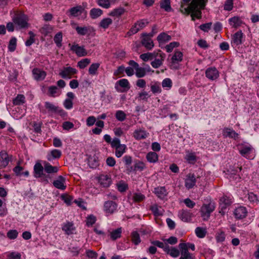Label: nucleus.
<instances>
[{"mask_svg":"<svg viewBox=\"0 0 259 259\" xmlns=\"http://www.w3.org/2000/svg\"><path fill=\"white\" fill-rule=\"evenodd\" d=\"M178 217L183 222H189L191 221L192 213L190 210L182 209L178 212Z\"/></svg>","mask_w":259,"mask_h":259,"instance_id":"ddd939ff","label":"nucleus"},{"mask_svg":"<svg viewBox=\"0 0 259 259\" xmlns=\"http://www.w3.org/2000/svg\"><path fill=\"white\" fill-rule=\"evenodd\" d=\"M122 230L121 228H117L113 231L110 234L111 238L113 240H116L121 237Z\"/></svg>","mask_w":259,"mask_h":259,"instance_id":"5fc2aeb1","label":"nucleus"},{"mask_svg":"<svg viewBox=\"0 0 259 259\" xmlns=\"http://www.w3.org/2000/svg\"><path fill=\"white\" fill-rule=\"evenodd\" d=\"M77 71L76 69L71 67H64L63 69L60 72V75L63 78H71V76L73 74H76Z\"/></svg>","mask_w":259,"mask_h":259,"instance_id":"2eb2a0df","label":"nucleus"},{"mask_svg":"<svg viewBox=\"0 0 259 259\" xmlns=\"http://www.w3.org/2000/svg\"><path fill=\"white\" fill-rule=\"evenodd\" d=\"M111 147L115 149V155L117 158L121 157L126 152L127 147L125 144L120 143V140L118 138H114Z\"/></svg>","mask_w":259,"mask_h":259,"instance_id":"7ed1b4c3","label":"nucleus"},{"mask_svg":"<svg viewBox=\"0 0 259 259\" xmlns=\"http://www.w3.org/2000/svg\"><path fill=\"white\" fill-rule=\"evenodd\" d=\"M96 2L99 6L105 9L109 8L111 5L113 4V3L111 2L109 0H97Z\"/></svg>","mask_w":259,"mask_h":259,"instance_id":"49530a36","label":"nucleus"},{"mask_svg":"<svg viewBox=\"0 0 259 259\" xmlns=\"http://www.w3.org/2000/svg\"><path fill=\"white\" fill-rule=\"evenodd\" d=\"M155 57H156L155 54L152 53H144L140 56V58L145 62L148 61L149 60H152Z\"/></svg>","mask_w":259,"mask_h":259,"instance_id":"3c124183","label":"nucleus"},{"mask_svg":"<svg viewBox=\"0 0 259 259\" xmlns=\"http://www.w3.org/2000/svg\"><path fill=\"white\" fill-rule=\"evenodd\" d=\"M151 243L154 246L162 248L164 252L166 250V248H167L168 246L167 244H164L162 242L158 240L153 241L151 242Z\"/></svg>","mask_w":259,"mask_h":259,"instance_id":"e2e57ef3","label":"nucleus"},{"mask_svg":"<svg viewBox=\"0 0 259 259\" xmlns=\"http://www.w3.org/2000/svg\"><path fill=\"white\" fill-rule=\"evenodd\" d=\"M98 181L103 187H108L111 185L112 180L110 176L102 174L99 177Z\"/></svg>","mask_w":259,"mask_h":259,"instance_id":"a211bd4d","label":"nucleus"},{"mask_svg":"<svg viewBox=\"0 0 259 259\" xmlns=\"http://www.w3.org/2000/svg\"><path fill=\"white\" fill-rule=\"evenodd\" d=\"M183 54L180 51H176L171 57V63L172 64H178L183 60Z\"/></svg>","mask_w":259,"mask_h":259,"instance_id":"7c9ffc66","label":"nucleus"},{"mask_svg":"<svg viewBox=\"0 0 259 259\" xmlns=\"http://www.w3.org/2000/svg\"><path fill=\"white\" fill-rule=\"evenodd\" d=\"M153 192L158 198L162 200L164 199L168 194V192L165 187H157L155 188Z\"/></svg>","mask_w":259,"mask_h":259,"instance_id":"6ab92c4d","label":"nucleus"},{"mask_svg":"<svg viewBox=\"0 0 259 259\" xmlns=\"http://www.w3.org/2000/svg\"><path fill=\"white\" fill-rule=\"evenodd\" d=\"M132 240L135 245H138L141 242L140 235L137 231L132 233Z\"/></svg>","mask_w":259,"mask_h":259,"instance_id":"bf43d9fd","label":"nucleus"},{"mask_svg":"<svg viewBox=\"0 0 259 259\" xmlns=\"http://www.w3.org/2000/svg\"><path fill=\"white\" fill-rule=\"evenodd\" d=\"M69 46L70 47V50L74 52L78 57H84L88 54L87 51L83 46H79L78 44L71 45V44H69Z\"/></svg>","mask_w":259,"mask_h":259,"instance_id":"9d476101","label":"nucleus"},{"mask_svg":"<svg viewBox=\"0 0 259 259\" xmlns=\"http://www.w3.org/2000/svg\"><path fill=\"white\" fill-rule=\"evenodd\" d=\"M136 75L138 78L144 77L146 74V69L143 67H138L136 69Z\"/></svg>","mask_w":259,"mask_h":259,"instance_id":"603ef678","label":"nucleus"},{"mask_svg":"<svg viewBox=\"0 0 259 259\" xmlns=\"http://www.w3.org/2000/svg\"><path fill=\"white\" fill-rule=\"evenodd\" d=\"M195 232L196 236L200 238H204L206 234V230L201 227H197Z\"/></svg>","mask_w":259,"mask_h":259,"instance_id":"864d4df0","label":"nucleus"},{"mask_svg":"<svg viewBox=\"0 0 259 259\" xmlns=\"http://www.w3.org/2000/svg\"><path fill=\"white\" fill-rule=\"evenodd\" d=\"M100 67V64L98 63H93L91 65L89 69V73L91 75H95L97 74V70Z\"/></svg>","mask_w":259,"mask_h":259,"instance_id":"de8ad7c7","label":"nucleus"},{"mask_svg":"<svg viewBox=\"0 0 259 259\" xmlns=\"http://www.w3.org/2000/svg\"><path fill=\"white\" fill-rule=\"evenodd\" d=\"M147 19H143L137 21L132 27L128 33L131 34H134L137 33L140 30L145 27L148 24Z\"/></svg>","mask_w":259,"mask_h":259,"instance_id":"0eeeda50","label":"nucleus"},{"mask_svg":"<svg viewBox=\"0 0 259 259\" xmlns=\"http://www.w3.org/2000/svg\"><path fill=\"white\" fill-rule=\"evenodd\" d=\"M62 155V152L60 150L53 149L47 153V159L49 161H52L54 159H59Z\"/></svg>","mask_w":259,"mask_h":259,"instance_id":"412c9836","label":"nucleus"},{"mask_svg":"<svg viewBox=\"0 0 259 259\" xmlns=\"http://www.w3.org/2000/svg\"><path fill=\"white\" fill-rule=\"evenodd\" d=\"M45 107L49 112H60L61 111H63V110L62 109H59V107L57 106H56L53 104L49 102H45Z\"/></svg>","mask_w":259,"mask_h":259,"instance_id":"2f4dec72","label":"nucleus"},{"mask_svg":"<svg viewBox=\"0 0 259 259\" xmlns=\"http://www.w3.org/2000/svg\"><path fill=\"white\" fill-rule=\"evenodd\" d=\"M78 34L80 35H90L95 32V30L91 26H78L75 27Z\"/></svg>","mask_w":259,"mask_h":259,"instance_id":"9b49d317","label":"nucleus"},{"mask_svg":"<svg viewBox=\"0 0 259 259\" xmlns=\"http://www.w3.org/2000/svg\"><path fill=\"white\" fill-rule=\"evenodd\" d=\"M32 75L34 79L37 81L42 80L46 76V73L40 69L34 68L32 70Z\"/></svg>","mask_w":259,"mask_h":259,"instance_id":"5701e85b","label":"nucleus"},{"mask_svg":"<svg viewBox=\"0 0 259 259\" xmlns=\"http://www.w3.org/2000/svg\"><path fill=\"white\" fill-rule=\"evenodd\" d=\"M150 209L155 216H160L162 215V212L159 210L158 206L156 204L152 205L150 207Z\"/></svg>","mask_w":259,"mask_h":259,"instance_id":"774afa93","label":"nucleus"},{"mask_svg":"<svg viewBox=\"0 0 259 259\" xmlns=\"http://www.w3.org/2000/svg\"><path fill=\"white\" fill-rule=\"evenodd\" d=\"M223 135L225 137L233 138L236 140L238 138V134L235 131L230 128H225L223 130Z\"/></svg>","mask_w":259,"mask_h":259,"instance_id":"c85d7f7f","label":"nucleus"},{"mask_svg":"<svg viewBox=\"0 0 259 259\" xmlns=\"http://www.w3.org/2000/svg\"><path fill=\"white\" fill-rule=\"evenodd\" d=\"M12 20L17 29H25L29 26L28 17L23 13L15 14L12 17Z\"/></svg>","mask_w":259,"mask_h":259,"instance_id":"f257e3e1","label":"nucleus"},{"mask_svg":"<svg viewBox=\"0 0 259 259\" xmlns=\"http://www.w3.org/2000/svg\"><path fill=\"white\" fill-rule=\"evenodd\" d=\"M84 11L83 8L81 6H77L69 9V16L70 17H76L80 15Z\"/></svg>","mask_w":259,"mask_h":259,"instance_id":"bb28decb","label":"nucleus"},{"mask_svg":"<svg viewBox=\"0 0 259 259\" xmlns=\"http://www.w3.org/2000/svg\"><path fill=\"white\" fill-rule=\"evenodd\" d=\"M180 43L177 41H173L169 44L168 45H167L165 48L167 52L170 53L171 52L173 49L175 48H177L179 47Z\"/></svg>","mask_w":259,"mask_h":259,"instance_id":"13d9d810","label":"nucleus"},{"mask_svg":"<svg viewBox=\"0 0 259 259\" xmlns=\"http://www.w3.org/2000/svg\"><path fill=\"white\" fill-rule=\"evenodd\" d=\"M198 6L199 2H198V0H192L187 8H185L181 10V12L184 14H189L191 13L192 11L197 9Z\"/></svg>","mask_w":259,"mask_h":259,"instance_id":"393cba45","label":"nucleus"},{"mask_svg":"<svg viewBox=\"0 0 259 259\" xmlns=\"http://www.w3.org/2000/svg\"><path fill=\"white\" fill-rule=\"evenodd\" d=\"M62 229L68 235L73 234L74 231L75 230L73 223L70 222L64 223L62 225Z\"/></svg>","mask_w":259,"mask_h":259,"instance_id":"4be33fe9","label":"nucleus"},{"mask_svg":"<svg viewBox=\"0 0 259 259\" xmlns=\"http://www.w3.org/2000/svg\"><path fill=\"white\" fill-rule=\"evenodd\" d=\"M157 40L158 42L161 43H164L167 42L171 40V37L170 35L167 34L166 33L163 32L160 33L157 36Z\"/></svg>","mask_w":259,"mask_h":259,"instance_id":"72a5a7b5","label":"nucleus"},{"mask_svg":"<svg viewBox=\"0 0 259 259\" xmlns=\"http://www.w3.org/2000/svg\"><path fill=\"white\" fill-rule=\"evenodd\" d=\"M229 22L233 27L237 28L240 26L242 23L240 19L238 17H234L229 19Z\"/></svg>","mask_w":259,"mask_h":259,"instance_id":"f704fd0d","label":"nucleus"},{"mask_svg":"<svg viewBox=\"0 0 259 259\" xmlns=\"http://www.w3.org/2000/svg\"><path fill=\"white\" fill-rule=\"evenodd\" d=\"M248 211L245 207L240 206L234 209L233 214L236 219H242L247 216Z\"/></svg>","mask_w":259,"mask_h":259,"instance_id":"f8f14e48","label":"nucleus"},{"mask_svg":"<svg viewBox=\"0 0 259 259\" xmlns=\"http://www.w3.org/2000/svg\"><path fill=\"white\" fill-rule=\"evenodd\" d=\"M149 134L145 130L137 129L133 133V137L137 140L146 139Z\"/></svg>","mask_w":259,"mask_h":259,"instance_id":"aec40b11","label":"nucleus"},{"mask_svg":"<svg viewBox=\"0 0 259 259\" xmlns=\"http://www.w3.org/2000/svg\"><path fill=\"white\" fill-rule=\"evenodd\" d=\"M238 150L239 153L247 159H252L254 157V149L250 145H240Z\"/></svg>","mask_w":259,"mask_h":259,"instance_id":"39448f33","label":"nucleus"},{"mask_svg":"<svg viewBox=\"0 0 259 259\" xmlns=\"http://www.w3.org/2000/svg\"><path fill=\"white\" fill-rule=\"evenodd\" d=\"M42 163L44 166L45 171L48 174H55L59 170L57 166H52L49 162L46 161H44Z\"/></svg>","mask_w":259,"mask_h":259,"instance_id":"a878e982","label":"nucleus"},{"mask_svg":"<svg viewBox=\"0 0 259 259\" xmlns=\"http://www.w3.org/2000/svg\"><path fill=\"white\" fill-rule=\"evenodd\" d=\"M61 199L68 205H71L73 200V197L67 194L62 195L61 196Z\"/></svg>","mask_w":259,"mask_h":259,"instance_id":"69168bd1","label":"nucleus"},{"mask_svg":"<svg viewBox=\"0 0 259 259\" xmlns=\"http://www.w3.org/2000/svg\"><path fill=\"white\" fill-rule=\"evenodd\" d=\"M207 2H205V4H204V6L202 7L201 5L199 6L197 9L194 10V11H191L192 13V17H196L198 19H199L201 17V12L200 11L201 9H203L206 4Z\"/></svg>","mask_w":259,"mask_h":259,"instance_id":"37998d69","label":"nucleus"},{"mask_svg":"<svg viewBox=\"0 0 259 259\" xmlns=\"http://www.w3.org/2000/svg\"><path fill=\"white\" fill-rule=\"evenodd\" d=\"M185 245H179V248L180 250L181 255L179 259H195V255L189 252L188 250L185 248Z\"/></svg>","mask_w":259,"mask_h":259,"instance_id":"4468645a","label":"nucleus"},{"mask_svg":"<svg viewBox=\"0 0 259 259\" xmlns=\"http://www.w3.org/2000/svg\"><path fill=\"white\" fill-rule=\"evenodd\" d=\"M196 178L193 174H189L187 175L185 180V186L188 189H192L195 185Z\"/></svg>","mask_w":259,"mask_h":259,"instance_id":"dca6fc26","label":"nucleus"},{"mask_svg":"<svg viewBox=\"0 0 259 259\" xmlns=\"http://www.w3.org/2000/svg\"><path fill=\"white\" fill-rule=\"evenodd\" d=\"M103 14V11L99 8L92 9L90 12V15L92 19H96L101 16Z\"/></svg>","mask_w":259,"mask_h":259,"instance_id":"c9c22d12","label":"nucleus"},{"mask_svg":"<svg viewBox=\"0 0 259 259\" xmlns=\"http://www.w3.org/2000/svg\"><path fill=\"white\" fill-rule=\"evenodd\" d=\"M206 78L211 81L216 80L220 76V72L215 67H210L205 70Z\"/></svg>","mask_w":259,"mask_h":259,"instance_id":"1a4fd4ad","label":"nucleus"},{"mask_svg":"<svg viewBox=\"0 0 259 259\" xmlns=\"http://www.w3.org/2000/svg\"><path fill=\"white\" fill-rule=\"evenodd\" d=\"M150 97L148 92L143 90L138 94V98L140 100L147 101L148 99Z\"/></svg>","mask_w":259,"mask_h":259,"instance_id":"338daca9","label":"nucleus"},{"mask_svg":"<svg viewBox=\"0 0 259 259\" xmlns=\"http://www.w3.org/2000/svg\"><path fill=\"white\" fill-rule=\"evenodd\" d=\"M53 30V27L48 24L44 25L43 27L40 29V32L41 34L45 36L47 35L49 33H51Z\"/></svg>","mask_w":259,"mask_h":259,"instance_id":"09e8293b","label":"nucleus"},{"mask_svg":"<svg viewBox=\"0 0 259 259\" xmlns=\"http://www.w3.org/2000/svg\"><path fill=\"white\" fill-rule=\"evenodd\" d=\"M215 208V202L209 199L203 203L200 208L201 216L204 220H207Z\"/></svg>","mask_w":259,"mask_h":259,"instance_id":"f03ea898","label":"nucleus"},{"mask_svg":"<svg viewBox=\"0 0 259 259\" xmlns=\"http://www.w3.org/2000/svg\"><path fill=\"white\" fill-rule=\"evenodd\" d=\"M141 43L148 50H151L154 47V44L151 39L147 35H145L142 38Z\"/></svg>","mask_w":259,"mask_h":259,"instance_id":"cd10ccee","label":"nucleus"},{"mask_svg":"<svg viewBox=\"0 0 259 259\" xmlns=\"http://www.w3.org/2000/svg\"><path fill=\"white\" fill-rule=\"evenodd\" d=\"M65 178L62 176L58 177V179L53 182V185L55 187L60 190H65L66 188L65 184Z\"/></svg>","mask_w":259,"mask_h":259,"instance_id":"b1692460","label":"nucleus"},{"mask_svg":"<svg viewBox=\"0 0 259 259\" xmlns=\"http://www.w3.org/2000/svg\"><path fill=\"white\" fill-rule=\"evenodd\" d=\"M161 84L163 88L169 90L172 87V82L170 78H166L162 80Z\"/></svg>","mask_w":259,"mask_h":259,"instance_id":"680f3d73","label":"nucleus"},{"mask_svg":"<svg viewBox=\"0 0 259 259\" xmlns=\"http://www.w3.org/2000/svg\"><path fill=\"white\" fill-rule=\"evenodd\" d=\"M17 46V38L15 37H12L9 41L8 45V50L10 52H14Z\"/></svg>","mask_w":259,"mask_h":259,"instance_id":"a18cd8bd","label":"nucleus"},{"mask_svg":"<svg viewBox=\"0 0 259 259\" xmlns=\"http://www.w3.org/2000/svg\"><path fill=\"white\" fill-rule=\"evenodd\" d=\"M243 34L242 31L236 32L232 37L231 45L234 47H236L242 44V38Z\"/></svg>","mask_w":259,"mask_h":259,"instance_id":"f3484780","label":"nucleus"},{"mask_svg":"<svg viewBox=\"0 0 259 259\" xmlns=\"http://www.w3.org/2000/svg\"><path fill=\"white\" fill-rule=\"evenodd\" d=\"M147 161L150 163H155L158 160L157 154L154 152H150L146 155Z\"/></svg>","mask_w":259,"mask_h":259,"instance_id":"473e14b6","label":"nucleus"},{"mask_svg":"<svg viewBox=\"0 0 259 259\" xmlns=\"http://www.w3.org/2000/svg\"><path fill=\"white\" fill-rule=\"evenodd\" d=\"M118 204L112 200H107L104 202L103 210L106 216H109L117 211Z\"/></svg>","mask_w":259,"mask_h":259,"instance_id":"423d86ee","label":"nucleus"},{"mask_svg":"<svg viewBox=\"0 0 259 259\" xmlns=\"http://www.w3.org/2000/svg\"><path fill=\"white\" fill-rule=\"evenodd\" d=\"M215 238L218 243H222L225 240L226 234L224 231H220L216 233Z\"/></svg>","mask_w":259,"mask_h":259,"instance_id":"8fccbe9b","label":"nucleus"},{"mask_svg":"<svg viewBox=\"0 0 259 259\" xmlns=\"http://www.w3.org/2000/svg\"><path fill=\"white\" fill-rule=\"evenodd\" d=\"M232 203L231 198L227 196H223L220 199V210L219 213L222 215H224L226 212V210L229 206Z\"/></svg>","mask_w":259,"mask_h":259,"instance_id":"6e6552de","label":"nucleus"},{"mask_svg":"<svg viewBox=\"0 0 259 259\" xmlns=\"http://www.w3.org/2000/svg\"><path fill=\"white\" fill-rule=\"evenodd\" d=\"M91 62L90 59L88 58H85L81 60L77 63V66L80 69H83L85 68Z\"/></svg>","mask_w":259,"mask_h":259,"instance_id":"052dcab7","label":"nucleus"},{"mask_svg":"<svg viewBox=\"0 0 259 259\" xmlns=\"http://www.w3.org/2000/svg\"><path fill=\"white\" fill-rule=\"evenodd\" d=\"M125 9L123 8L119 7L112 10L109 14L110 16L118 17L124 14Z\"/></svg>","mask_w":259,"mask_h":259,"instance_id":"79ce46f5","label":"nucleus"},{"mask_svg":"<svg viewBox=\"0 0 259 259\" xmlns=\"http://www.w3.org/2000/svg\"><path fill=\"white\" fill-rule=\"evenodd\" d=\"M25 102V97L22 94H18L13 101V104L15 105H21L23 104Z\"/></svg>","mask_w":259,"mask_h":259,"instance_id":"58836bf2","label":"nucleus"},{"mask_svg":"<svg viewBox=\"0 0 259 259\" xmlns=\"http://www.w3.org/2000/svg\"><path fill=\"white\" fill-rule=\"evenodd\" d=\"M54 40L57 47H60L62 46V33L61 32H58L55 35Z\"/></svg>","mask_w":259,"mask_h":259,"instance_id":"6e6d98bb","label":"nucleus"},{"mask_svg":"<svg viewBox=\"0 0 259 259\" xmlns=\"http://www.w3.org/2000/svg\"><path fill=\"white\" fill-rule=\"evenodd\" d=\"M146 168L145 163L142 161L137 160L134 163V169L137 171H142Z\"/></svg>","mask_w":259,"mask_h":259,"instance_id":"e433bc0d","label":"nucleus"},{"mask_svg":"<svg viewBox=\"0 0 259 259\" xmlns=\"http://www.w3.org/2000/svg\"><path fill=\"white\" fill-rule=\"evenodd\" d=\"M117 83H118L120 87L124 88L125 91H128L130 89V84L127 79L123 78L120 79L116 82V84Z\"/></svg>","mask_w":259,"mask_h":259,"instance_id":"c03bdc74","label":"nucleus"},{"mask_svg":"<svg viewBox=\"0 0 259 259\" xmlns=\"http://www.w3.org/2000/svg\"><path fill=\"white\" fill-rule=\"evenodd\" d=\"M151 91L154 94H160L161 93L162 90L159 82H155L151 84Z\"/></svg>","mask_w":259,"mask_h":259,"instance_id":"ea45409f","label":"nucleus"},{"mask_svg":"<svg viewBox=\"0 0 259 259\" xmlns=\"http://www.w3.org/2000/svg\"><path fill=\"white\" fill-rule=\"evenodd\" d=\"M18 232L16 230H10L7 234V237L10 239L14 240L17 238Z\"/></svg>","mask_w":259,"mask_h":259,"instance_id":"0e129e2a","label":"nucleus"},{"mask_svg":"<svg viewBox=\"0 0 259 259\" xmlns=\"http://www.w3.org/2000/svg\"><path fill=\"white\" fill-rule=\"evenodd\" d=\"M112 20L110 18L103 19L99 23V26L104 29H107L112 23Z\"/></svg>","mask_w":259,"mask_h":259,"instance_id":"a19ab883","label":"nucleus"},{"mask_svg":"<svg viewBox=\"0 0 259 259\" xmlns=\"http://www.w3.org/2000/svg\"><path fill=\"white\" fill-rule=\"evenodd\" d=\"M115 117L119 121H123L126 119V115L122 110H117L115 113Z\"/></svg>","mask_w":259,"mask_h":259,"instance_id":"4d7b16f0","label":"nucleus"},{"mask_svg":"<svg viewBox=\"0 0 259 259\" xmlns=\"http://www.w3.org/2000/svg\"><path fill=\"white\" fill-rule=\"evenodd\" d=\"M165 252L170 255L171 257L176 258L179 256L180 250L175 247H170L168 245L167 248H166Z\"/></svg>","mask_w":259,"mask_h":259,"instance_id":"c756f323","label":"nucleus"},{"mask_svg":"<svg viewBox=\"0 0 259 259\" xmlns=\"http://www.w3.org/2000/svg\"><path fill=\"white\" fill-rule=\"evenodd\" d=\"M160 6L161 9H164L167 12L172 10L170 6V0H162L160 4Z\"/></svg>","mask_w":259,"mask_h":259,"instance_id":"4c0bfd02","label":"nucleus"},{"mask_svg":"<svg viewBox=\"0 0 259 259\" xmlns=\"http://www.w3.org/2000/svg\"><path fill=\"white\" fill-rule=\"evenodd\" d=\"M44 166L39 162L35 163L33 166V176L35 178H40L42 182L48 183V176L44 174Z\"/></svg>","mask_w":259,"mask_h":259,"instance_id":"20e7f679","label":"nucleus"}]
</instances>
